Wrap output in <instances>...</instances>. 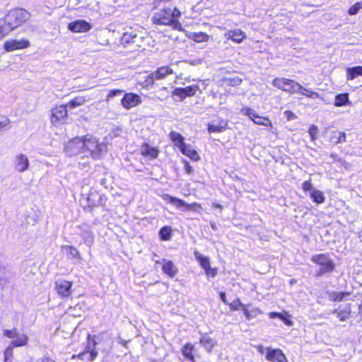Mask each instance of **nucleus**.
Returning <instances> with one entry per match:
<instances>
[{"instance_id": "obj_14", "label": "nucleus", "mask_w": 362, "mask_h": 362, "mask_svg": "<svg viewBox=\"0 0 362 362\" xmlns=\"http://www.w3.org/2000/svg\"><path fill=\"white\" fill-rule=\"evenodd\" d=\"M332 313L334 314L339 321L345 322L351 317V304L349 303L339 305L332 311Z\"/></svg>"}, {"instance_id": "obj_22", "label": "nucleus", "mask_w": 362, "mask_h": 362, "mask_svg": "<svg viewBox=\"0 0 362 362\" xmlns=\"http://www.w3.org/2000/svg\"><path fill=\"white\" fill-rule=\"evenodd\" d=\"M141 153L144 156L156 158L158 155L159 151L156 148L151 146L148 144L144 143L141 146Z\"/></svg>"}, {"instance_id": "obj_53", "label": "nucleus", "mask_w": 362, "mask_h": 362, "mask_svg": "<svg viewBox=\"0 0 362 362\" xmlns=\"http://www.w3.org/2000/svg\"><path fill=\"white\" fill-rule=\"evenodd\" d=\"M10 122L11 121L8 118L5 117H2V119L0 120V132L3 131L4 128L7 127Z\"/></svg>"}, {"instance_id": "obj_4", "label": "nucleus", "mask_w": 362, "mask_h": 362, "mask_svg": "<svg viewBox=\"0 0 362 362\" xmlns=\"http://www.w3.org/2000/svg\"><path fill=\"white\" fill-rule=\"evenodd\" d=\"M187 62L180 61L176 64H171L170 66H163L158 68L155 71L149 74L146 80V86L153 85L156 80L165 79L168 75L175 74V71L173 66L179 65H185Z\"/></svg>"}, {"instance_id": "obj_51", "label": "nucleus", "mask_w": 362, "mask_h": 362, "mask_svg": "<svg viewBox=\"0 0 362 362\" xmlns=\"http://www.w3.org/2000/svg\"><path fill=\"white\" fill-rule=\"evenodd\" d=\"M4 335L10 339L17 337L18 334L16 333V329L14 328L13 329H4Z\"/></svg>"}, {"instance_id": "obj_52", "label": "nucleus", "mask_w": 362, "mask_h": 362, "mask_svg": "<svg viewBox=\"0 0 362 362\" xmlns=\"http://www.w3.org/2000/svg\"><path fill=\"white\" fill-rule=\"evenodd\" d=\"M89 351H87L86 349L82 353L78 354V355H74L72 356L73 358L77 357L81 361H89Z\"/></svg>"}, {"instance_id": "obj_47", "label": "nucleus", "mask_w": 362, "mask_h": 362, "mask_svg": "<svg viewBox=\"0 0 362 362\" xmlns=\"http://www.w3.org/2000/svg\"><path fill=\"white\" fill-rule=\"evenodd\" d=\"M209 40V35L204 33H198L194 34V40L197 42H206Z\"/></svg>"}, {"instance_id": "obj_15", "label": "nucleus", "mask_w": 362, "mask_h": 362, "mask_svg": "<svg viewBox=\"0 0 362 362\" xmlns=\"http://www.w3.org/2000/svg\"><path fill=\"white\" fill-rule=\"evenodd\" d=\"M266 359L271 362H288L283 351L279 349L267 347Z\"/></svg>"}, {"instance_id": "obj_54", "label": "nucleus", "mask_w": 362, "mask_h": 362, "mask_svg": "<svg viewBox=\"0 0 362 362\" xmlns=\"http://www.w3.org/2000/svg\"><path fill=\"white\" fill-rule=\"evenodd\" d=\"M204 270L207 276L215 277L217 275V269L215 268H211V265Z\"/></svg>"}, {"instance_id": "obj_26", "label": "nucleus", "mask_w": 362, "mask_h": 362, "mask_svg": "<svg viewBox=\"0 0 362 362\" xmlns=\"http://www.w3.org/2000/svg\"><path fill=\"white\" fill-rule=\"evenodd\" d=\"M351 102L349 100V93H343L337 94L335 96L334 105L336 107H342L346 105H350Z\"/></svg>"}, {"instance_id": "obj_27", "label": "nucleus", "mask_w": 362, "mask_h": 362, "mask_svg": "<svg viewBox=\"0 0 362 362\" xmlns=\"http://www.w3.org/2000/svg\"><path fill=\"white\" fill-rule=\"evenodd\" d=\"M269 316L271 319H280L286 325L291 326L293 325L289 315L286 313L271 312L269 313Z\"/></svg>"}, {"instance_id": "obj_2", "label": "nucleus", "mask_w": 362, "mask_h": 362, "mask_svg": "<svg viewBox=\"0 0 362 362\" xmlns=\"http://www.w3.org/2000/svg\"><path fill=\"white\" fill-rule=\"evenodd\" d=\"M83 139L84 153H88L95 160L101 159L107 151V145L90 134L83 136Z\"/></svg>"}, {"instance_id": "obj_48", "label": "nucleus", "mask_w": 362, "mask_h": 362, "mask_svg": "<svg viewBox=\"0 0 362 362\" xmlns=\"http://www.w3.org/2000/svg\"><path fill=\"white\" fill-rule=\"evenodd\" d=\"M124 93L123 90L121 89H112L109 91L107 97H106V101H109L112 98L119 96Z\"/></svg>"}, {"instance_id": "obj_5", "label": "nucleus", "mask_w": 362, "mask_h": 362, "mask_svg": "<svg viewBox=\"0 0 362 362\" xmlns=\"http://www.w3.org/2000/svg\"><path fill=\"white\" fill-rule=\"evenodd\" d=\"M272 85L284 91L291 94L300 93L304 94V87L298 82L285 78H276L272 81Z\"/></svg>"}, {"instance_id": "obj_29", "label": "nucleus", "mask_w": 362, "mask_h": 362, "mask_svg": "<svg viewBox=\"0 0 362 362\" xmlns=\"http://www.w3.org/2000/svg\"><path fill=\"white\" fill-rule=\"evenodd\" d=\"M180 151L182 154L187 156L192 160L197 161L200 159V157L197 151L192 149L189 144H186L185 147L182 148Z\"/></svg>"}, {"instance_id": "obj_35", "label": "nucleus", "mask_w": 362, "mask_h": 362, "mask_svg": "<svg viewBox=\"0 0 362 362\" xmlns=\"http://www.w3.org/2000/svg\"><path fill=\"white\" fill-rule=\"evenodd\" d=\"M13 28L8 25L5 17L0 19V39L8 35Z\"/></svg>"}, {"instance_id": "obj_46", "label": "nucleus", "mask_w": 362, "mask_h": 362, "mask_svg": "<svg viewBox=\"0 0 362 362\" xmlns=\"http://www.w3.org/2000/svg\"><path fill=\"white\" fill-rule=\"evenodd\" d=\"M362 8V1L356 2L355 4H354L352 6L349 8L348 10V13L350 16H354L358 13L360 9Z\"/></svg>"}, {"instance_id": "obj_62", "label": "nucleus", "mask_w": 362, "mask_h": 362, "mask_svg": "<svg viewBox=\"0 0 362 362\" xmlns=\"http://www.w3.org/2000/svg\"><path fill=\"white\" fill-rule=\"evenodd\" d=\"M98 182L101 186L104 187L105 188H107V180L105 177L101 178Z\"/></svg>"}, {"instance_id": "obj_6", "label": "nucleus", "mask_w": 362, "mask_h": 362, "mask_svg": "<svg viewBox=\"0 0 362 362\" xmlns=\"http://www.w3.org/2000/svg\"><path fill=\"white\" fill-rule=\"evenodd\" d=\"M4 17L14 30L29 18L30 13L23 8H15L11 10Z\"/></svg>"}, {"instance_id": "obj_44", "label": "nucleus", "mask_w": 362, "mask_h": 362, "mask_svg": "<svg viewBox=\"0 0 362 362\" xmlns=\"http://www.w3.org/2000/svg\"><path fill=\"white\" fill-rule=\"evenodd\" d=\"M98 197V192H92L87 197L88 206L93 208L97 206V197Z\"/></svg>"}, {"instance_id": "obj_20", "label": "nucleus", "mask_w": 362, "mask_h": 362, "mask_svg": "<svg viewBox=\"0 0 362 362\" xmlns=\"http://www.w3.org/2000/svg\"><path fill=\"white\" fill-rule=\"evenodd\" d=\"M165 199L170 204L176 206L177 208L185 207L187 210H192L193 206H198V204L196 203H194L193 204H189L184 200L175 197H172L169 194L165 195Z\"/></svg>"}, {"instance_id": "obj_19", "label": "nucleus", "mask_w": 362, "mask_h": 362, "mask_svg": "<svg viewBox=\"0 0 362 362\" xmlns=\"http://www.w3.org/2000/svg\"><path fill=\"white\" fill-rule=\"evenodd\" d=\"M68 106L66 104L59 105V107H56L52 110V122H57L62 119H65L68 115L67 110Z\"/></svg>"}, {"instance_id": "obj_56", "label": "nucleus", "mask_w": 362, "mask_h": 362, "mask_svg": "<svg viewBox=\"0 0 362 362\" xmlns=\"http://www.w3.org/2000/svg\"><path fill=\"white\" fill-rule=\"evenodd\" d=\"M106 201H107V197L105 195L98 194V197H97V203H96L97 206H104Z\"/></svg>"}, {"instance_id": "obj_33", "label": "nucleus", "mask_w": 362, "mask_h": 362, "mask_svg": "<svg viewBox=\"0 0 362 362\" xmlns=\"http://www.w3.org/2000/svg\"><path fill=\"white\" fill-rule=\"evenodd\" d=\"M172 233L173 230L171 226H163L160 229L158 232L159 238L163 241L170 240L172 238Z\"/></svg>"}, {"instance_id": "obj_43", "label": "nucleus", "mask_w": 362, "mask_h": 362, "mask_svg": "<svg viewBox=\"0 0 362 362\" xmlns=\"http://www.w3.org/2000/svg\"><path fill=\"white\" fill-rule=\"evenodd\" d=\"M63 249L67 252L68 255L71 257L78 259H81V256H80L78 251L74 247L69 246V245H65V246H63Z\"/></svg>"}, {"instance_id": "obj_3", "label": "nucleus", "mask_w": 362, "mask_h": 362, "mask_svg": "<svg viewBox=\"0 0 362 362\" xmlns=\"http://www.w3.org/2000/svg\"><path fill=\"white\" fill-rule=\"evenodd\" d=\"M311 261L320 266L315 272L317 276L331 274L335 269L334 261L326 254L315 255L311 257Z\"/></svg>"}, {"instance_id": "obj_9", "label": "nucleus", "mask_w": 362, "mask_h": 362, "mask_svg": "<svg viewBox=\"0 0 362 362\" xmlns=\"http://www.w3.org/2000/svg\"><path fill=\"white\" fill-rule=\"evenodd\" d=\"M198 90L199 86L197 85L188 86L185 88L178 87L173 90L172 94L177 97L180 101H182L187 97L194 95Z\"/></svg>"}, {"instance_id": "obj_13", "label": "nucleus", "mask_w": 362, "mask_h": 362, "mask_svg": "<svg viewBox=\"0 0 362 362\" xmlns=\"http://www.w3.org/2000/svg\"><path fill=\"white\" fill-rule=\"evenodd\" d=\"M77 228L80 230L78 234L83 238L84 244L91 247L94 243L95 236L90 226L87 223H83Z\"/></svg>"}, {"instance_id": "obj_63", "label": "nucleus", "mask_w": 362, "mask_h": 362, "mask_svg": "<svg viewBox=\"0 0 362 362\" xmlns=\"http://www.w3.org/2000/svg\"><path fill=\"white\" fill-rule=\"evenodd\" d=\"M317 131V127L313 126V127H311L309 130V133L312 137L313 139H315L314 137V134L315 133V132Z\"/></svg>"}, {"instance_id": "obj_50", "label": "nucleus", "mask_w": 362, "mask_h": 362, "mask_svg": "<svg viewBox=\"0 0 362 362\" xmlns=\"http://www.w3.org/2000/svg\"><path fill=\"white\" fill-rule=\"evenodd\" d=\"M303 95L310 98H317L320 97V95L317 92L305 88H304V94Z\"/></svg>"}, {"instance_id": "obj_38", "label": "nucleus", "mask_w": 362, "mask_h": 362, "mask_svg": "<svg viewBox=\"0 0 362 362\" xmlns=\"http://www.w3.org/2000/svg\"><path fill=\"white\" fill-rule=\"evenodd\" d=\"M10 272L0 262V285H4L10 279Z\"/></svg>"}, {"instance_id": "obj_23", "label": "nucleus", "mask_w": 362, "mask_h": 362, "mask_svg": "<svg viewBox=\"0 0 362 362\" xmlns=\"http://www.w3.org/2000/svg\"><path fill=\"white\" fill-rule=\"evenodd\" d=\"M29 166V161L27 156L24 154H20L16 157V169L23 173L28 169Z\"/></svg>"}, {"instance_id": "obj_12", "label": "nucleus", "mask_w": 362, "mask_h": 362, "mask_svg": "<svg viewBox=\"0 0 362 362\" xmlns=\"http://www.w3.org/2000/svg\"><path fill=\"white\" fill-rule=\"evenodd\" d=\"M141 103V96L134 93H127L121 100V104L126 110H129Z\"/></svg>"}, {"instance_id": "obj_45", "label": "nucleus", "mask_w": 362, "mask_h": 362, "mask_svg": "<svg viewBox=\"0 0 362 362\" xmlns=\"http://www.w3.org/2000/svg\"><path fill=\"white\" fill-rule=\"evenodd\" d=\"M228 305L231 310H238L240 308H242L243 311L244 307H246L245 305L242 303V302L240 301V300L239 298H236L232 303H229Z\"/></svg>"}, {"instance_id": "obj_30", "label": "nucleus", "mask_w": 362, "mask_h": 362, "mask_svg": "<svg viewBox=\"0 0 362 362\" xmlns=\"http://www.w3.org/2000/svg\"><path fill=\"white\" fill-rule=\"evenodd\" d=\"M346 134L339 131H333L331 134L329 141L331 143L337 145L346 142Z\"/></svg>"}, {"instance_id": "obj_42", "label": "nucleus", "mask_w": 362, "mask_h": 362, "mask_svg": "<svg viewBox=\"0 0 362 362\" xmlns=\"http://www.w3.org/2000/svg\"><path fill=\"white\" fill-rule=\"evenodd\" d=\"M193 346L190 344H187L182 348V353L183 356L189 359L194 360V356L192 354Z\"/></svg>"}, {"instance_id": "obj_36", "label": "nucleus", "mask_w": 362, "mask_h": 362, "mask_svg": "<svg viewBox=\"0 0 362 362\" xmlns=\"http://www.w3.org/2000/svg\"><path fill=\"white\" fill-rule=\"evenodd\" d=\"M248 307H250V305H247L246 307H244L243 310L244 315L248 320L256 317L259 314L262 313L259 308H252L250 310H249Z\"/></svg>"}, {"instance_id": "obj_17", "label": "nucleus", "mask_w": 362, "mask_h": 362, "mask_svg": "<svg viewBox=\"0 0 362 362\" xmlns=\"http://www.w3.org/2000/svg\"><path fill=\"white\" fill-rule=\"evenodd\" d=\"M68 28L74 33H85L90 30L92 25L85 20H76L70 23Z\"/></svg>"}, {"instance_id": "obj_21", "label": "nucleus", "mask_w": 362, "mask_h": 362, "mask_svg": "<svg viewBox=\"0 0 362 362\" xmlns=\"http://www.w3.org/2000/svg\"><path fill=\"white\" fill-rule=\"evenodd\" d=\"M163 266L162 269L163 272L168 274L170 277H174L177 273V269L173 264V262L170 260H166L165 259H162Z\"/></svg>"}, {"instance_id": "obj_24", "label": "nucleus", "mask_w": 362, "mask_h": 362, "mask_svg": "<svg viewBox=\"0 0 362 362\" xmlns=\"http://www.w3.org/2000/svg\"><path fill=\"white\" fill-rule=\"evenodd\" d=\"M199 343L204 347L206 351L209 352L216 345V341L212 339L209 334H204L200 338Z\"/></svg>"}, {"instance_id": "obj_59", "label": "nucleus", "mask_w": 362, "mask_h": 362, "mask_svg": "<svg viewBox=\"0 0 362 362\" xmlns=\"http://www.w3.org/2000/svg\"><path fill=\"white\" fill-rule=\"evenodd\" d=\"M257 350L260 354L266 356V352L267 351V347L264 348L262 345H259L257 346Z\"/></svg>"}, {"instance_id": "obj_57", "label": "nucleus", "mask_w": 362, "mask_h": 362, "mask_svg": "<svg viewBox=\"0 0 362 362\" xmlns=\"http://www.w3.org/2000/svg\"><path fill=\"white\" fill-rule=\"evenodd\" d=\"M182 162L184 163L185 164V171L187 174L188 175H190L193 172V168L190 165L189 163L185 160V159H183L182 160Z\"/></svg>"}, {"instance_id": "obj_39", "label": "nucleus", "mask_w": 362, "mask_h": 362, "mask_svg": "<svg viewBox=\"0 0 362 362\" xmlns=\"http://www.w3.org/2000/svg\"><path fill=\"white\" fill-rule=\"evenodd\" d=\"M86 102L84 96H77L71 99L69 103H66L68 107L71 109L76 108L80 105H82Z\"/></svg>"}, {"instance_id": "obj_25", "label": "nucleus", "mask_w": 362, "mask_h": 362, "mask_svg": "<svg viewBox=\"0 0 362 362\" xmlns=\"http://www.w3.org/2000/svg\"><path fill=\"white\" fill-rule=\"evenodd\" d=\"M169 137L174 143L175 146H176L180 150L186 145L185 138L180 133L172 131L169 134Z\"/></svg>"}, {"instance_id": "obj_28", "label": "nucleus", "mask_w": 362, "mask_h": 362, "mask_svg": "<svg viewBox=\"0 0 362 362\" xmlns=\"http://www.w3.org/2000/svg\"><path fill=\"white\" fill-rule=\"evenodd\" d=\"M346 79L354 80L358 76H362V66H355L353 67H348L346 69Z\"/></svg>"}, {"instance_id": "obj_58", "label": "nucleus", "mask_w": 362, "mask_h": 362, "mask_svg": "<svg viewBox=\"0 0 362 362\" xmlns=\"http://www.w3.org/2000/svg\"><path fill=\"white\" fill-rule=\"evenodd\" d=\"M284 115L286 116L288 120H293L296 117L295 114L290 110L285 111Z\"/></svg>"}, {"instance_id": "obj_8", "label": "nucleus", "mask_w": 362, "mask_h": 362, "mask_svg": "<svg viewBox=\"0 0 362 362\" xmlns=\"http://www.w3.org/2000/svg\"><path fill=\"white\" fill-rule=\"evenodd\" d=\"M100 340L101 339H99V337L97 335L88 334L87 344L85 349L89 351L88 357L90 361H93L98 356V352L95 350V347L99 344Z\"/></svg>"}, {"instance_id": "obj_41", "label": "nucleus", "mask_w": 362, "mask_h": 362, "mask_svg": "<svg viewBox=\"0 0 362 362\" xmlns=\"http://www.w3.org/2000/svg\"><path fill=\"white\" fill-rule=\"evenodd\" d=\"M28 340V337L26 335H22L21 337H17L16 339H13L11 342V346L13 347H18V346H25Z\"/></svg>"}, {"instance_id": "obj_18", "label": "nucleus", "mask_w": 362, "mask_h": 362, "mask_svg": "<svg viewBox=\"0 0 362 362\" xmlns=\"http://www.w3.org/2000/svg\"><path fill=\"white\" fill-rule=\"evenodd\" d=\"M227 121L213 119L208 124V132L209 133H221L225 131L227 128Z\"/></svg>"}, {"instance_id": "obj_32", "label": "nucleus", "mask_w": 362, "mask_h": 362, "mask_svg": "<svg viewBox=\"0 0 362 362\" xmlns=\"http://www.w3.org/2000/svg\"><path fill=\"white\" fill-rule=\"evenodd\" d=\"M328 294L329 300L334 302H341L343 300H344L346 297L350 296V293L346 291H332Z\"/></svg>"}, {"instance_id": "obj_11", "label": "nucleus", "mask_w": 362, "mask_h": 362, "mask_svg": "<svg viewBox=\"0 0 362 362\" xmlns=\"http://www.w3.org/2000/svg\"><path fill=\"white\" fill-rule=\"evenodd\" d=\"M241 112L247 115L254 123L259 125L269 126L271 124V121L264 117L259 116L257 112L250 107H243Z\"/></svg>"}, {"instance_id": "obj_16", "label": "nucleus", "mask_w": 362, "mask_h": 362, "mask_svg": "<svg viewBox=\"0 0 362 362\" xmlns=\"http://www.w3.org/2000/svg\"><path fill=\"white\" fill-rule=\"evenodd\" d=\"M30 46V42L28 40H12L4 42V48L7 52H11L16 49H24Z\"/></svg>"}, {"instance_id": "obj_34", "label": "nucleus", "mask_w": 362, "mask_h": 362, "mask_svg": "<svg viewBox=\"0 0 362 362\" xmlns=\"http://www.w3.org/2000/svg\"><path fill=\"white\" fill-rule=\"evenodd\" d=\"M310 196L313 202L317 204H322L325 200L323 192L317 189H313L310 193Z\"/></svg>"}, {"instance_id": "obj_10", "label": "nucleus", "mask_w": 362, "mask_h": 362, "mask_svg": "<svg viewBox=\"0 0 362 362\" xmlns=\"http://www.w3.org/2000/svg\"><path fill=\"white\" fill-rule=\"evenodd\" d=\"M72 286L73 282L66 280L58 279L55 282V289L62 298H68L71 295Z\"/></svg>"}, {"instance_id": "obj_49", "label": "nucleus", "mask_w": 362, "mask_h": 362, "mask_svg": "<svg viewBox=\"0 0 362 362\" xmlns=\"http://www.w3.org/2000/svg\"><path fill=\"white\" fill-rule=\"evenodd\" d=\"M13 356V346H8L4 351V361L11 362V358Z\"/></svg>"}, {"instance_id": "obj_55", "label": "nucleus", "mask_w": 362, "mask_h": 362, "mask_svg": "<svg viewBox=\"0 0 362 362\" xmlns=\"http://www.w3.org/2000/svg\"><path fill=\"white\" fill-rule=\"evenodd\" d=\"M302 188L304 191H312L313 189V184L310 180L305 181L302 185Z\"/></svg>"}, {"instance_id": "obj_40", "label": "nucleus", "mask_w": 362, "mask_h": 362, "mask_svg": "<svg viewBox=\"0 0 362 362\" xmlns=\"http://www.w3.org/2000/svg\"><path fill=\"white\" fill-rule=\"evenodd\" d=\"M230 37L233 41L240 43L245 37V35L240 30H232L230 32Z\"/></svg>"}, {"instance_id": "obj_64", "label": "nucleus", "mask_w": 362, "mask_h": 362, "mask_svg": "<svg viewBox=\"0 0 362 362\" xmlns=\"http://www.w3.org/2000/svg\"><path fill=\"white\" fill-rule=\"evenodd\" d=\"M211 228L214 230H218V226L215 222H211L210 223Z\"/></svg>"}, {"instance_id": "obj_37", "label": "nucleus", "mask_w": 362, "mask_h": 362, "mask_svg": "<svg viewBox=\"0 0 362 362\" xmlns=\"http://www.w3.org/2000/svg\"><path fill=\"white\" fill-rule=\"evenodd\" d=\"M194 257L204 269H207L210 266V261L208 257L202 255L197 251L194 252Z\"/></svg>"}, {"instance_id": "obj_61", "label": "nucleus", "mask_w": 362, "mask_h": 362, "mask_svg": "<svg viewBox=\"0 0 362 362\" xmlns=\"http://www.w3.org/2000/svg\"><path fill=\"white\" fill-rule=\"evenodd\" d=\"M220 298L221 300V301L226 304V305H228L229 303L228 302L227 299H226V295L224 292H221L220 293Z\"/></svg>"}, {"instance_id": "obj_1", "label": "nucleus", "mask_w": 362, "mask_h": 362, "mask_svg": "<svg viewBox=\"0 0 362 362\" xmlns=\"http://www.w3.org/2000/svg\"><path fill=\"white\" fill-rule=\"evenodd\" d=\"M181 16V11L175 6H163V8L154 13L152 18L153 24L158 25H168L175 30H182V27L178 18Z\"/></svg>"}, {"instance_id": "obj_7", "label": "nucleus", "mask_w": 362, "mask_h": 362, "mask_svg": "<svg viewBox=\"0 0 362 362\" xmlns=\"http://www.w3.org/2000/svg\"><path fill=\"white\" fill-rule=\"evenodd\" d=\"M66 153L69 156L84 153V139L83 137H76L69 141L65 146Z\"/></svg>"}, {"instance_id": "obj_60", "label": "nucleus", "mask_w": 362, "mask_h": 362, "mask_svg": "<svg viewBox=\"0 0 362 362\" xmlns=\"http://www.w3.org/2000/svg\"><path fill=\"white\" fill-rule=\"evenodd\" d=\"M152 260L154 261L156 264L163 263L162 259L160 260L159 256L156 253L153 254Z\"/></svg>"}, {"instance_id": "obj_31", "label": "nucleus", "mask_w": 362, "mask_h": 362, "mask_svg": "<svg viewBox=\"0 0 362 362\" xmlns=\"http://www.w3.org/2000/svg\"><path fill=\"white\" fill-rule=\"evenodd\" d=\"M137 34L134 30L127 31L121 37L122 44H129L136 42Z\"/></svg>"}]
</instances>
